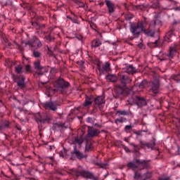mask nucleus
Returning a JSON list of instances; mask_svg holds the SVG:
<instances>
[{"label":"nucleus","mask_w":180,"mask_h":180,"mask_svg":"<svg viewBox=\"0 0 180 180\" xmlns=\"http://www.w3.org/2000/svg\"><path fill=\"white\" fill-rule=\"evenodd\" d=\"M162 26V22L158 15H155L153 19L149 22V27L146 29L143 27V33L146 36H150V37H154L155 34V30H158Z\"/></svg>","instance_id":"obj_1"},{"label":"nucleus","mask_w":180,"mask_h":180,"mask_svg":"<svg viewBox=\"0 0 180 180\" xmlns=\"http://www.w3.org/2000/svg\"><path fill=\"white\" fill-rule=\"evenodd\" d=\"M120 80L121 84L116 87L115 92L118 96L120 95H126L127 94V84H130L131 82V78L127 74L120 75Z\"/></svg>","instance_id":"obj_2"},{"label":"nucleus","mask_w":180,"mask_h":180,"mask_svg":"<svg viewBox=\"0 0 180 180\" xmlns=\"http://www.w3.org/2000/svg\"><path fill=\"white\" fill-rule=\"evenodd\" d=\"M69 174L73 175L74 176H82V178H86V179L98 180V177L94 175V173L88 172L82 167H79L78 169H71Z\"/></svg>","instance_id":"obj_3"},{"label":"nucleus","mask_w":180,"mask_h":180,"mask_svg":"<svg viewBox=\"0 0 180 180\" xmlns=\"http://www.w3.org/2000/svg\"><path fill=\"white\" fill-rule=\"evenodd\" d=\"M146 25L147 22L146 20L138 22H130L129 30L134 37H139V36L143 33L144 27H146Z\"/></svg>","instance_id":"obj_4"},{"label":"nucleus","mask_w":180,"mask_h":180,"mask_svg":"<svg viewBox=\"0 0 180 180\" xmlns=\"http://www.w3.org/2000/svg\"><path fill=\"white\" fill-rule=\"evenodd\" d=\"M150 160H140L137 159L136 161L129 162L127 164V167L128 169H132L134 172H136V169H139V167H143L142 169H144V168H148L150 167Z\"/></svg>","instance_id":"obj_5"},{"label":"nucleus","mask_w":180,"mask_h":180,"mask_svg":"<svg viewBox=\"0 0 180 180\" xmlns=\"http://www.w3.org/2000/svg\"><path fill=\"white\" fill-rule=\"evenodd\" d=\"M54 87L58 92H60V94H62L63 95H65L67 91H68V88H70V82L59 77L55 81Z\"/></svg>","instance_id":"obj_6"},{"label":"nucleus","mask_w":180,"mask_h":180,"mask_svg":"<svg viewBox=\"0 0 180 180\" xmlns=\"http://www.w3.org/2000/svg\"><path fill=\"white\" fill-rule=\"evenodd\" d=\"M97 69L99 71L100 75H105V74H108L112 71L110 68V63L107 62L105 63H102V62L98 61L96 63Z\"/></svg>","instance_id":"obj_7"},{"label":"nucleus","mask_w":180,"mask_h":180,"mask_svg":"<svg viewBox=\"0 0 180 180\" xmlns=\"http://www.w3.org/2000/svg\"><path fill=\"white\" fill-rule=\"evenodd\" d=\"M36 120L38 124H49L50 122L53 120V115L44 113L37 117Z\"/></svg>","instance_id":"obj_8"},{"label":"nucleus","mask_w":180,"mask_h":180,"mask_svg":"<svg viewBox=\"0 0 180 180\" xmlns=\"http://www.w3.org/2000/svg\"><path fill=\"white\" fill-rule=\"evenodd\" d=\"M25 46H28L30 49H39L41 47V41L37 37H34L32 39H30L25 42Z\"/></svg>","instance_id":"obj_9"},{"label":"nucleus","mask_w":180,"mask_h":180,"mask_svg":"<svg viewBox=\"0 0 180 180\" xmlns=\"http://www.w3.org/2000/svg\"><path fill=\"white\" fill-rule=\"evenodd\" d=\"M153 176V172H147L146 173H144L141 174L139 172H134V179L135 180H147L150 179Z\"/></svg>","instance_id":"obj_10"},{"label":"nucleus","mask_w":180,"mask_h":180,"mask_svg":"<svg viewBox=\"0 0 180 180\" xmlns=\"http://www.w3.org/2000/svg\"><path fill=\"white\" fill-rule=\"evenodd\" d=\"M105 97L102 96L96 98L94 97V105L95 108H98L99 110H103V108H105Z\"/></svg>","instance_id":"obj_11"},{"label":"nucleus","mask_w":180,"mask_h":180,"mask_svg":"<svg viewBox=\"0 0 180 180\" xmlns=\"http://www.w3.org/2000/svg\"><path fill=\"white\" fill-rule=\"evenodd\" d=\"M43 106L45 109H49V110L56 112L58 109V106H60V103L57 101H46L43 103Z\"/></svg>","instance_id":"obj_12"},{"label":"nucleus","mask_w":180,"mask_h":180,"mask_svg":"<svg viewBox=\"0 0 180 180\" xmlns=\"http://www.w3.org/2000/svg\"><path fill=\"white\" fill-rule=\"evenodd\" d=\"M149 92L152 96H157L160 94V82L157 81L153 82L150 84Z\"/></svg>","instance_id":"obj_13"},{"label":"nucleus","mask_w":180,"mask_h":180,"mask_svg":"<svg viewBox=\"0 0 180 180\" xmlns=\"http://www.w3.org/2000/svg\"><path fill=\"white\" fill-rule=\"evenodd\" d=\"M72 158H77V160H84V158H86V155H84V153H81L79 150L77 149L76 147L74 148V150L70 153Z\"/></svg>","instance_id":"obj_14"},{"label":"nucleus","mask_w":180,"mask_h":180,"mask_svg":"<svg viewBox=\"0 0 180 180\" xmlns=\"http://www.w3.org/2000/svg\"><path fill=\"white\" fill-rule=\"evenodd\" d=\"M105 4L108 8L109 15L115 13L116 11V6L110 0H105Z\"/></svg>","instance_id":"obj_15"},{"label":"nucleus","mask_w":180,"mask_h":180,"mask_svg":"<svg viewBox=\"0 0 180 180\" xmlns=\"http://www.w3.org/2000/svg\"><path fill=\"white\" fill-rule=\"evenodd\" d=\"M101 134V131L96 128L93 127H88V134L89 137H96V136H99Z\"/></svg>","instance_id":"obj_16"},{"label":"nucleus","mask_w":180,"mask_h":180,"mask_svg":"<svg viewBox=\"0 0 180 180\" xmlns=\"http://www.w3.org/2000/svg\"><path fill=\"white\" fill-rule=\"evenodd\" d=\"M15 82L21 89L26 87V83H25V77L23 76H16Z\"/></svg>","instance_id":"obj_17"},{"label":"nucleus","mask_w":180,"mask_h":180,"mask_svg":"<svg viewBox=\"0 0 180 180\" xmlns=\"http://www.w3.org/2000/svg\"><path fill=\"white\" fill-rule=\"evenodd\" d=\"M141 146L144 147H147V148H150V150H157L155 148V139H153L151 142L146 143V142H141Z\"/></svg>","instance_id":"obj_18"},{"label":"nucleus","mask_w":180,"mask_h":180,"mask_svg":"<svg viewBox=\"0 0 180 180\" xmlns=\"http://www.w3.org/2000/svg\"><path fill=\"white\" fill-rule=\"evenodd\" d=\"M135 102L139 108H141L142 106H146L147 105V101L143 97L137 96Z\"/></svg>","instance_id":"obj_19"},{"label":"nucleus","mask_w":180,"mask_h":180,"mask_svg":"<svg viewBox=\"0 0 180 180\" xmlns=\"http://www.w3.org/2000/svg\"><path fill=\"white\" fill-rule=\"evenodd\" d=\"M34 70H36L37 71H39L38 72V75H43V72H41V71L42 70H44V67L41 66V64L40 63V60H36L34 63Z\"/></svg>","instance_id":"obj_20"},{"label":"nucleus","mask_w":180,"mask_h":180,"mask_svg":"<svg viewBox=\"0 0 180 180\" xmlns=\"http://www.w3.org/2000/svg\"><path fill=\"white\" fill-rule=\"evenodd\" d=\"M117 116H131V111L129 110H118L116 111Z\"/></svg>","instance_id":"obj_21"},{"label":"nucleus","mask_w":180,"mask_h":180,"mask_svg":"<svg viewBox=\"0 0 180 180\" xmlns=\"http://www.w3.org/2000/svg\"><path fill=\"white\" fill-rule=\"evenodd\" d=\"M101 46H102V41H101L99 38H96L91 42V49H98V47H101Z\"/></svg>","instance_id":"obj_22"},{"label":"nucleus","mask_w":180,"mask_h":180,"mask_svg":"<svg viewBox=\"0 0 180 180\" xmlns=\"http://www.w3.org/2000/svg\"><path fill=\"white\" fill-rule=\"evenodd\" d=\"M94 96H87L86 97V100L84 101V106L85 108H88V107L91 106V105H92V103H94Z\"/></svg>","instance_id":"obj_23"},{"label":"nucleus","mask_w":180,"mask_h":180,"mask_svg":"<svg viewBox=\"0 0 180 180\" xmlns=\"http://www.w3.org/2000/svg\"><path fill=\"white\" fill-rule=\"evenodd\" d=\"M0 127L1 130H5V129H9V127H11V122L6 120H1L0 121Z\"/></svg>","instance_id":"obj_24"},{"label":"nucleus","mask_w":180,"mask_h":180,"mask_svg":"<svg viewBox=\"0 0 180 180\" xmlns=\"http://www.w3.org/2000/svg\"><path fill=\"white\" fill-rule=\"evenodd\" d=\"M105 79L108 82H117V76L113 74H108L105 76Z\"/></svg>","instance_id":"obj_25"},{"label":"nucleus","mask_w":180,"mask_h":180,"mask_svg":"<svg viewBox=\"0 0 180 180\" xmlns=\"http://www.w3.org/2000/svg\"><path fill=\"white\" fill-rule=\"evenodd\" d=\"M177 50H178V47H176V46L170 47L169 52L167 55V57H169V58H174V57H175V54H176Z\"/></svg>","instance_id":"obj_26"},{"label":"nucleus","mask_w":180,"mask_h":180,"mask_svg":"<svg viewBox=\"0 0 180 180\" xmlns=\"http://www.w3.org/2000/svg\"><path fill=\"white\" fill-rule=\"evenodd\" d=\"M125 72L127 74H132L133 75V74H136L137 72V70L135 69V68L133 66V65H129L125 68Z\"/></svg>","instance_id":"obj_27"},{"label":"nucleus","mask_w":180,"mask_h":180,"mask_svg":"<svg viewBox=\"0 0 180 180\" xmlns=\"http://www.w3.org/2000/svg\"><path fill=\"white\" fill-rule=\"evenodd\" d=\"M174 36V29H172L171 31H169L166 33V35L165 37V40L169 43V41H172L171 40V37Z\"/></svg>","instance_id":"obj_28"},{"label":"nucleus","mask_w":180,"mask_h":180,"mask_svg":"<svg viewBox=\"0 0 180 180\" xmlns=\"http://www.w3.org/2000/svg\"><path fill=\"white\" fill-rule=\"evenodd\" d=\"M75 144H79V146H81L82 143H84V139L82 137H75L74 141Z\"/></svg>","instance_id":"obj_29"},{"label":"nucleus","mask_w":180,"mask_h":180,"mask_svg":"<svg viewBox=\"0 0 180 180\" xmlns=\"http://www.w3.org/2000/svg\"><path fill=\"white\" fill-rule=\"evenodd\" d=\"M15 71L17 74H22L23 72V66H22V65L15 66Z\"/></svg>","instance_id":"obj_30"},{"label":"nucleus","mask_w":180,"mask_h":180,"mask_svg":"<svg viewBox=\"0 0 180 180\" xmlns=\"http://www.w3.org/2000/svg\"><path fill=\"white\" fill-rule=\"evenodd\" d=\"M32 56L35 57V58H41V53L36 49L32 51Z\"/></svg>","instance_id":"obj_31"},{"label":"nucleus","mask_w":180,"mask_h":180,"mask_svg":"<svg viewBox=\"0 0 180 180\" xmlns=\"http://www.w3.org/2000/svg\"><path fill=\"white\" fill-rule=\"evenodd\" d=\"M13 4V0H6L5 2L2 1L1 5L2 6H12Z\"/></svg>","instance_id":"obj_32"},{"label":"nucleus","mask_w":180,"mask_h":180,"mask_svg":"<svg viewBox=\"0 0 180 180\" xmlns=\"http://www.w3.org/2000/svg\"><path fill=\"white\" fill-rule=\"evenodd\" d=\"M133 130V126L132 125H126L124 127V131L126 133H131V131Z\"/></svg>","instance_id":"obj_33"},{"label":"nucleus","mask_w":180,"mask_h":180,"mask_svg":"<svg viewBox=\"0 0 180 180\" xmlns=\"http://www.w3.org/2000/svg\"><path fill=\"white\" fill-rule=\"evenodd\" d=\"M146 85H147V81H146V80H143L141 82L138 84V86L139 88H141V89L146 88Z\"/></svg>","instance_id":"obj_34"},{"label":"nucleus","mask_w":180,"mask_h":180,"mask_svg":"<svg viewBox=\"0 0 180 180\" xmlns=\"http://www.w3.org/2000/svg\"><path fill=\"white\" fill-rule=\"evenodd\" d=\"M70 20L72 22V23H75L76 25H81V21L78 20V17L70 18Z\"/></svg>","instance_id":"obj_35"},{"label":"nucleus","mask_w":180,"mask_h":180,"mask_svg":"<svg viewBox=\"0 0 180 180\" xmlns=\"http://www.w3.org/2000/svg\"><path fill=\"white\" fill-rule=\"evenodd\" d=\"M59 155L63 158H65L67 157V150L63 149V151L59 152Z\"/></svg>","instance_id":"obj_36"},{"label":"nucleus","mask_w":180,"mask_h":180,"mask_svg":"<svg viewBox=\"0 0 180 180\" xmlns=\"http://www.w3.org/2000/svg\"><path fill=\"white\" fill-rule=\"evenodd\" d=\"M150 7L152 9H158V8H160V3L156 1V2L153 3L152 5H150Z\"/></svg>","instance_id":"obj_37"},{"label":"nucleus","mask_w":180,"mask_h":180,"mask_svg":"<svg viewBox=\"0 0 180 180\" xmlns=\"http://www.w3.org/2000/svg\"><path fill=\"white\" fill-rule=\"evenodd\" d=\"M85 150L86 151H91V150H92V144L89 142H87L86 144Z\"/></svg>","instance_id":"obj_38"},{"label":"nucleus","mask_w":180,"mask_h":180,"mask_svg":"<svg viewBox=\"0 0 180 180\" xmlns=\"http://www.w3.org/2000/svg\"><path fill=\"white\" fill-rule=\"evenodd\" d=\"M57 127H58V129H60V127H64V124H63V123H56V124H54L53 127V130H54V129H56Z\"/></svg>","instance_id":"obj_39"},{"label":"nucleus","mask_w":180,"mask_h":180,"mask_svg":"<svg viewBox=\"0 0 180 180\" xmlns=\"http://www.w3.org/2000/svg\"><path fill=\"white\" fill-rule=\"evenodd\" d=\"M133 18H134V15H133V14H127L125 16V20L129 22L130 21L131 19H133Z\"/></svg>","instance_id":"obj_40"},{"label":"nucleus","mask_w":180,"mask_h":180,"mask_svg":"<svg viewBox=\"0 0 180 180\" xmlns=\"http://www.w3.org/2000/svg\"><path fill=\"white\" fill-rule=\"evenodd\" d=\"M75 4L78 5L79 8H84L85 6V4H84V3L78 0L75 1Z\"/></svg>","instance_id":"obj_41"},{"label":"nucleus","mask_w":180,"mask_h":180,"mask_svg":"<svg viewBox=\"0 0 180 180\" xmlns=\"http://www.w3.org/2000/svg\"><path fill=\"white\" fill-rule=\"evenodd\" d=\"M127 121V119H126V117H121V118L117 119L115 120V122H118V123H123Z\"/></svg>","instance_id":"obj_42"},{"label":"nucleus","mask_w":180,"mask_h":180,"mask_svg":"<svg viewBox=\"0 0 180 180\" xmlns=\"http://www.w3.org/2000/svg\"><path fill=\"white\" fill-rule=\"evenodd\" d=\"M172 78L174 79V81H180V74L174 75Z\"/></svg>","instance_id":"obj_43"},{"label":"nucleus","mask_w":180,"mask_h":180,"mask_svg":"<svg viewBox=\"0 0 180 180\" xmlns=\"http://www.w3.org/2000/svg\"><path fill=\"white\" fill-rule=\"evenodd\" d=\"M131 146H133L135 153H138V151L140 150V148H139V146L134 145V143H131Z\"/></svg>","instance_id":"obj_44"},{"label":"nucleus","mask_w":180,"mask_h":180,"mask_svg":"<svg viewBox=\"0 0 180 180\" xmlns=\"http://www.w3.org/2000/svg\"><path fill=\"white\" fill-rule=\"evenodd\" d=\"M46 40H48V41H53L54 40V37H51V35H48L45 37Z\"/></svg>","instance_id":"obj_45"},{"label":"nucleus","mask_w":180,"mask_h":180,"mask_svg":"<svg viewBox=\"0 0 180 180\" xmlns=\"http://www.w3.org/2000/svg\"><path fill=\"white\" fill-rule=\"evenodd\" d=\"M95 164L96 165H98V167H100V168H105V167H106V164L99 163V162H96Z\"/></svg>","instance_id":"obj_46"},{"label":"nucleus","mask_w":180,"mask_h":180,"mask_svg":"<svg viewBox=\"0 0 180 180\" xmlns=\"http://www.w3.org/2000/svg\"><path fill=\"white\" fill-rule=\"evenodd\" d=\"M150 44H152V46H153V47H157V46L158 44V41L155 40L154 42H149L148 45L150 46Z\"/></svg>","instance_id":"obj_47"},{"label":"nucleus","mask_w":180,"mask_h":180,"mask_svg":"<svg viewBox=\"0 0 180 180\" xmlns=\"http://www.w3.org/2000/svg\"><path fill=\"white\" fill-rule=\"evenodd\" d=\"M138 47L139 49H141V50H144V49H146V46H144V44H143V43L138 44Z\"/></svg>","instance_id":"obj_48"},{"label":"nucleus","mask_w":180,"mask_h":180,"mask_svg":"<svg viewBox=\"0 0 180 180\" xmlns=\"http://www.w3.org/2000/svg\"><path fill=\"white\" fill-rule=\"evenodd\" d=\"M86 122L87 123H94V120L92 119V117H89L86 118Z\"/></svg>","instance_id":"obj_49"},{"label":"nucleus","mask_w":180,"mask_h":180,"mask_svg":"<svg viewBox=\"0 0 180 180\" xmlns=\"http://www.w3.org/2000/svg\"><path fill=\"white\" fill-rule=\"evenodd\" d=\"M51 74H56V72H57V70H56V68H51Z\"/></svg>","instance_id":"obj_50"},{"label":"nucleus","mask_w":180,"mask_h":180,"mask_svg":"<svg viewBox=\"0 0 180 180\" xmlns=\"http://www.w3.org/2000/svg\"><path fill=\"white\" fill-rule=\"evenodd\" d=\"M25 70H26L27 72L30 71V65H26Z\"/></svg>","instance_id":"obj_51"},{"label":"nucleus","mask_w":180,"mask_h":180,"mask_svg":"<svg viewBox=\"0 0 180 180\" xmlns=\"http://www.w3.org/2000/svg\"><path fill=\"white\" fill-rule=\"evenodd\" d=\"M39 29H44V27H46V25H44V24L40 25H39Z\"/></svg>","instance_id":"obj_52"},{"label":"nucleus","mask_w":180,"mask_h":180,"mask_svg":"<svg viewBox=\"0 0 180 180\" xmlns=\"http://www.w3.org/2000/svg\"><path fill=\"white\" fill-rule=\"evenodd\" d=\"M124 6L126 11H129V6H127V4H124Z\"/></svg>","instance_id":"obj_53"},{"label":"nucleus","mask_w":180,"mask_h":180,"mask_svg":"<svg viewBox=\"0 0 180 180\" xmlns=\"http://www.w3.org/2000/svg\"><path fill=\"white\" fill-rule=\"evenodd\" d=\"M124 150H125V151H127V153H130V149H129V148H127V146H125V147H124Z\"/></svg>","instance_id":"obj_54"},{"label":"nucleus","mask_w":180,"mask_h":180,"mask_svg":"<svg viewBox=\"0 0 180 180\" xmlns=\"http://www.w3.org/2000/svg\"><path fill=\"white\" fill-rule=\"evenodd\" d=\"M135 134H136V136H141V131H136Z\"/></svg>","instance_id":"obj_55"},{"label":"nucleus","mask_w":180,"mask_h":180,"mask_svg":"<svg viewBox=\"0 0 180 180\" xmlns=\"http://www.w3.org/2000/svg\"><path fill=\"white\" fill-rule=\"evenodd\" d=\"M13 44L11 42H8V47H12Z\"/></svg>","instance_id":"obj_56"},{"label":"nucleus","mask_w":180,"mask_h":180,"mask_svg":"<svg viewBox=\"0 0 180 180\" xmlns=\"http://www.w3.org/2000/svg\"><path fill=\"white\" fill-rule=\"evenodd\" d=\"M2 19H4V15L0 16V23L2 22Z\"/></svg>","instance_id":"obj_57"},{"label":"nucleus","mask_w":180,"mask_h":180,"mask_svg":"<svg viewBox=\"0 0 180 180\" xmlns=\"http://www.w3.org/2000/svg\"><path fill=\"white\" fill-rule=\"evenodd\" d=\"M73 18H71L70 15H67V19H69L70 20H71V19H72Z\"/></svg>","instance_id":"obj_58"},{"label":"nucleus","mask_w":180,"mask_h":180,"mask_svg":"<svg viewBox=\"0 0 180 180\" xmlns=\"http://www.w3.org/2000/svg\"><path fill=\"white\" fill-rule=\"evenodd\" d=\"M17 129H18V130H22V127H21L20 126H17Z\"/></svg>","instance_id":"obj_59"},{"label":"nucleus","mask_w":180,"mask_h":180,"mask_svg":"<svg viewBox=\"0 0 180 180\" xmlns=\"http://www.w3.org/2000/svg\"><path fill=\"white\" fill-rule=\"evenodd\" d=\"M13 44H15V46H18V47H19L18 44L16 41H13Z\"/></svg>","instance_id":"obj_60"},{"label":"nucleus","mask_w":180,"mask_h":180,"mask_svg":"<svg viewBox=\"0 0 180 180\" xmlns=\"http://www.w3.org/2000/svg\"><path fill=\"white\" fill-rule=\"evenodd\" d=\"M128 102H129V105H133V103H131V100L129 99V100L128 101Z\"/></svg>","instance_id":"obj_61"},{"label":"nucleus","mask_w":180,"mask_h":180,"mask_svg":"<svg viewBox=\"0 0 180 180\" xmlns=\"http://www.w3.org/2000/svg\"><path fill=\"white\" fill-rule=\"evenodd\" d=\"M47 50L49 53H51V50H50V48L49 46L47 47Z\"/></svg>","instance_id":"obj_62"},{"label":"nucleus","mask_w":180,"mask_h":180,"mask_svg":"<svg viewBox=\"0 0 180 180\" xmlns=\"http://www.w3.org/2000/svg\"><path fill=\"white\" fill-rule=\"evenodd\" d=\"M4 42L5 43H9V41H8V39H4Z\"/></svg>","instance_id":"obj_63"},{"label":"nucleus","mask_w":180,"mask_h":180,"mask_svg":"<svg viewBox=\"0 0 180 180\" xmlns=\"http://www.w3.org/2000/svg\"><path fill=\"white\" fill-rule=\"evenodd\" d=\"M53 148H54V146H50V150H53Z\"/></svg>","instance_id":"obj_64"}]
</instances>
